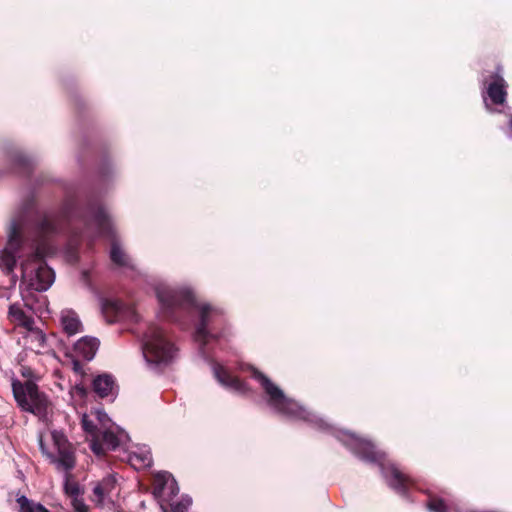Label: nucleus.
Masks as SVG:
<instances>
[{
	"label": "nucleus",
	"mask_w": 512,
	"mask_h": 512,
	"mask_svg": "<svg viewBox=\"0 0 512 512\" xmlns=\"http://www.w3.org/2000/svg\"><path fill=\"white\" fill-rule=\"evenodd\" d=\"M352 453L363 461L381 464L383 454L378 451L375 445L367 440L357 439L350 444Z\"/></svg>",
	"instance_id": "nucleus-11"
},
{
	"label": "nucleus",
	"mask_w": 512,
	"mask_h": 512,
	"mask_svg": "<svg viewBox=\"0 0 512 512\" xmlns=\"http://www.w3.org/2000/svg\"><path fill=\"white\" fill-rule=\"evenodd\" d=\"M175 352V346L164 329L156 325L147 328L143 342V355L147 362L166 364L173 359Z\"/></svg>",
	"instance_id": "nucleus-2"
},
{
	"label": "nucleus",
	"mask_w": 512,
	"mask_h": 512,
	"mask_svg": "<svg viewBox=\"0 0 512 512\" xmlns=\"http://www.w3.org/2000/svg\"><path fill=\"white\" fill-rule=\"evenodd\" d=\"M81 425L83 430L91 436V439H93L94 436L98 435L100 432L97 425L94 424V422L90 420L87 415L82 417Z\"/></svg>",
	"instance_id": "nucleus-27"
},
{
	"label": "nucleus",
	"mask_w": 512,
	"mask_h": 512,
	"mask_svg": "<svg viewBox=\"0 0 512 512\" xmlns=\"http://www.w3.org/2000/svg\"><path fill=\"white\" fill-rule=\"evenodd\" d=\"M8 318L12 323L27 330L33 329L34 319L27 315L19 304H12L9 306Z\"/></svg>",
	"instance_id": "nucleus-18"
},
{
	"label": "nucleus",
	"mask_w": 512,
	"mask_h": 512,
	"mask_svg": "<svg viewBox=\"0 0 512 512\" xmlns=\"http://www.w3.org/2000/svg\"><path fill=\"white\" fill-rule=\"evenodd\" d=\"M93 222L96 225L97 232L100 235H105L110 232V220L105 209L102 206L89 204L86 213L83 217L85 226H89Z\"/></svg>",
	"instance_id": "nucleus-10"
},
{
	"label": "nucleus",
	"mask_w": 512,
	"mask_h": 512,
	"mask_svg": "<svg viewBox=\"0 0 512 512\" xmlns=\"http://www.w3.org/2000/svg\"><path fill=\"white\" fill-rule=\"evenodd\" d=\"M426 507L431 512H449V506L447 503L440 497L430 496Z\"/></svg>",
	"instance_id": "nucleus-25"
},
{
	"label": "nucleus",
	"mask_w": 512,
	"mask_h": 512,
	"mask_svg": "<svg viewBox=\"0 0 512 512\" xmlns=\"http://www.w3.org/2000/svg\"><path fill=\"white\" fill-rule=\"evenodd\" d=\"M65 492L69 496H77L80 492L78 484L77 483H70L69 481H66L65 483Z\"/></svg>",
	"instance_id": "nucleus-28"
},
{
	"label": "nucleus",
	"mask_w": 512,
	"mask_h": 512,
	"mask_svg": "<svg viewBox=\"0 0 512 512\" xmlns=\"http://www.w3.org/2000/svg\"><path fill=\"white\" fill-rule=\"evenodd\" d=\"M77 390L79 391V393L82 395V396H85L87 391H86V388L85 387H77Z\"/></svg>",
	"instance_id": "nucleus-32"
},
{
	"label": "nucleus",
	"mask_w": 512,
	"mask_h": 512,
	"mask_svg": "<svg viewBox=\"0 0 512 512\" xmlns=\"http://www.w3.org/2000/svg\"><path fill=\"white\" fill-rule=\"evenodd\" d=\"M45 246L37 245L36 249L21 264L22 276L29 281L35 291H46L54 282V271L45 263Z\"/></svg>",
	"instance_id": "nucleus-1"
},
{
	"label": "nucleus",
	"mask_w": 512,
	"mask_h": 512,
	"mask_svg": "<svg viewBox=\"0 0 512 512\" xmlns=\"http://www.w3.org/2000/svg\"><path fill=\"white\" fill-rule=\"evenodd\" d=\"M110 259L115 265L119 267L132 268L128 255L117 242H113L111 244Z\"/></svg>",
	"instance_id": "nucleus-21"
},
{
	"label": "nucleus",
	"mask_w": 512,
	"mask_h": 512,
	"mask_svg": "<svg viewBox=\"0 0 512 512\" xmlns=\"http://www.w3.org/2000/svg\"><path fill=\"white\" fill-rule=\"evenodd\" d=\"M93 391L100 398L114 395L116 388L115 379L112 375L101 374L94 378L92 382Z\"/></svg>",
	"instance_id": "nucleus-15"
},
{
	"label": "nucleus",
	"mask_w": 512,
	"mask_h": 512,
	"mask_svg": "<svg viewBox=\"0 0 512 512\" xmlns=\"http://www.w3.org/2000/svg\"><path fill=\"white\" fill-rule=\"evenodd\" d=\"M99 347V341L93 337H83L78 340L74 346L75 352L85 360L90 361L94 358Z\"/></svg>",
	"instance_id": "nucleus-17"
},
{
	"label": "nucleus",
	"mask_w": 512,
	"mask_h": 512,
	"mask_svg": "<svg viewBox=\"0 0 512 512\" xmlns=\"http://www.w3.org/2000/svg\"><path fill=\"white\" fill-rule=\"evenodd\" d=\"M115 483V479L109 476L96 484L93 489V494L98 503H101L105 496H107L114 489Z\"/></svg>",
	"instance_id": "nucleus-22"
},
{
	"label": "nucleus",
	"mask_w": 512,
	"mask_h": 512,
	"mask_svg": "<svg viewBox=\"0 0 512 512\" xmlns=\"http://www.w3.org/2000/svg\"><path fill=\"white\" fill-rule=\"evenodd\" d=\"M251 377L257 380L265 394L268 396V404L278 413L297 417L301 414V408L292 399L285 396L284 392L274 384L265 374L257 368L251 366L249 368Z\"/></svg>",
	"instance_id": "nucleus-3"
},
{
	"label": "nucleus",
	"mask_w": 512,
	"mask_h": 512,
	"mask_svg": "<svg viewBox=\"0 0 512 512\" xmlns=\"http://www.w3.org/2000/svg\"><path fill=\"white\" fill-rule=\"evenodd\" d=\"M157 297L163 317L171 321L177 320L178 312L188 311L195 306L194 294L188 289H158Z\"/></svg>",
	"instance_id": "nucleus-5"
},
{
	"label": "nucleus",
	"mask_w": 512,
	"mask_h": 512,
	"mask_svg": "<svg viewBox=\"0 0 512 512\" xmlns=\"http://www.w3.org/2000/svg\"><path fill=\"white\" fill-rule=\"evenodd\" d=\"M38 231L42 237L51 234L56 231V225L54 221L48 217L44 216L38 223Z\"/></svg>",
	"instance_id": "nucleus-26"
},
{
	"label": "nucleus",
	"mask_w": 512,
	"mask_h": 512,
	"mask_svg": "<svg viewBox=\"0 0 512 512\" xmlns=\"http://www.w3.org/2000/svg\"><path fill=\"white\" fill-rule=\"evenodd\" d=\"M24 244L22 224L19 221H12L8 232L6 247L0 252V267L6 274L14 271L17 263V255Z\"/></svg>",
	"instance_id": "nucleus-6"
},
{
	"label": "nucleus",
	"mask_w": 512,
	"mask_h": 512,
	"mask_svg": "<svg viewBox=\"0 0 512 512\" xmlns=\"http://www.w3.org/2000/svg\"><path fill=\"white\" fill-rule=\"evenodd\" d=\"M213 372L217 381L230 389L245 394L249 391L247 384L240 378L233 376L225 367L219 363L213 364Z\"/></svg>",
	"instance_id": "nucleus-14"
},
{
	"label": "nucleus",
	"mask_w": 512,
	"mask_h": 512,
	"mask_svg": "<svg viewBox=\"0 0 512 512\" xmlns=\"http://www.w3.org/2000/svg\"><path fill=\"white\" fill-rule=\"evenodd\" d=\"M72 369L77 374H81V375L84 374L83 364L79 360H73Z\"/></svg>",
	"instance_id": "nucleus-31"
},
{
	"label": "nucleus",
	"mask_w": 512,
	"mask_h": 512,
	"mask_svg": "<svg viewBox=\"0 0 512 512\" xmlns=\"http://www.w3.org/2000/svg\"><path fill=\"white\" fill-rule=\"evenodd\" d=\"M9 161L13 171L18 174L29 176L34 170L33 161L20 151L11 152Z\"/></svg>",
	"instance_id": "nucleus-16"
},
{
	"label": "nucleus",
	"mask_w": 512,
	"mask_h": 512,
	"mask_svg": "<svg viewBox=\"0 0 512 512\" xmlns=\"http://www.w3.org/2000/svg\"><path fill=\"white\" fill-rule=\"evenodd\" d=\"M221 315L222 311L218 308H215L209 304L201 306L200 320L195 333L197 341L202 342L203 345L206 344L208 338L212 337V335L208 331V326L212 322V317Z\"/></svg>",
	"instance_id": "nucleus-13"
},
{
	"label": "nucleus",
	"mask_w": 512,
	"mask_h": 512,
	"mask_svg": "<svg viewBox=\"0 0 512 512\" xmlns=\"http://www.w3.org/2000/svg\"><path fill=\"white\" fill-rule=\"evenodd\" d=\"M61 323L63 326V330L68 335H74L78 332H80L81 329V322L76 314L74 313H68L66 315H63L61 318Z\"/></svg>",
	"instance_id": "nucleus-23"
},
{
	"label": "nucleus",
	"mask_w": 512,
	"mask_h": 512,
	"mask_svg": "<svg viewBox=\"0 0 512 512\" xmlns=\"http://www.w3.org/2000/svg\"><path fill=\"white\" fill-rule=\"evenodd\" d=\"M20 374L27 380H31L34 377V371L29 366L22 365L20 368Z\"/></svg>",
	"instance_id": "nucleus-30"
},
{
	"label": "nucleus",
	"mask_w": 512,
	"mask_h": 512,
	"mask_svg": "<svg viewBox=\"0 0 512 512\" xmlns=\"http://www.w3.org/2000/svg\"><path fill=\"white\" fill-rule=\"evenodd\" d=\"M381 467L388 485L397 493L406 495L409 489L414 486V480L395 465L387 467L381 465Z\"/></svg>",
	"instance_id": "nucleus-8"
},
{
	"label": "nucleus",
	"mask_w": 512,
	"mask_h": 512,
	"mask_svg": "<svg viewBox=\"0 0 512 512\" xmlns=\"http://www.w3.org/2000/svg\"><path fill=\"white\" fill-rule=\"evenodd\" d=\"M38 340H39V342L44 343L45 342V335L42 334V333H38Z\"/></svg>",
	"instance_id": "nucleus-33"
},
{
	"label": "nucleus",
	"mask_w": 512,
	"mask_h": 512,
	"mask_svg": "<svg viewBox=\"0 0 512 512\" xmlns=\"http://www.w3.org/2000/svg\"><path fill=\"white\" fill-rule=\"evenodd\" d=\"M120 445V439L111 430L100 431L91 439L90 448L98 456L105 455L107 451L116 450Z\"/></svg>",
	"instance_id": "nucleus-12"
},
{
	"label": "nucleus",
	"mask_w": 512,
	"mask_h": 512,
	"mask_svg": "<svg viewBox=\"0 0 512 512\" xmlns=\"http://www.w3.org/2000/svg\"><path fill=\"white\" fill-rule=\"evenodd\" d=\"M72 505L75 512H88V506L83 502V500L74 498Z\"/></svg>",
	"instance_id": "nucleus-29"
},
{
	"label": "nucleus",
	"mask_w": 512,
	"mask_h": 512,
	"mask_svg": "<svg viewBox=\"0 0 512 512\" xmlns=\"http://www.w3.org/2000/svg\"><path fill=\"white\" fill-rule=\"evenodd\" d=\"M130 462L132 465L138 467V468H146L150 467L153 463L152 456L150 452H143V453H133L130 456Z\"/></svg>",
	"instance_id": "nucleus-24"
},
{
	"label": "nucleus",
	"mask_w": 512,
	"mask_h": 512,
	"mask_svg": "<svg viewBox=\"0 0 512 512\" xmlns=\"http://www.w3.org/2000/svg\"><path fill=\"white\" fill-rule=\"evenodd\" d=\"M18 504V512H50L41 503L29 499L25 495L16 498Z\"/></svg>",
	"instance_id": "nucleus-20"
},
{
	"label": "nucleus",
	"mask_w": 512,
	"mask_h": 512,
	"mask_svg": "<svg viewBox=\"0 0 512 512\" xmlns=\"http://www.w3.org/2000/svg\"><path fill=\"white\" fill-rule=\"evenodd\" d=\"M12 391L17 404L22 410L35 415L45 414L49 404L47 396L39 391L38 386L32 380L25 383L19 380L12 381Z\"/></svg>",
	"instance_id": "nucleus-4"
},
{
	"label": "nucleus",
	"mask_w": 512,
	"mask_h": 512,
	"mask_svg": "<svg viewBox=\"0 0 512 512\" xmlns=\"http://www.w3.org/2000/svg\"><path fill=\"white\" fill-rule=\"evenodd\" d=\"M175 512H182V511L178 507H176Z\"/></svg>",
	"instance_id": "nucleus-34"
},
{
	"label": "nucleus",
	"mask_w": 512,
	"mask_h": 512,
	"mask_svg": "<svg viewBox=\"0 0 512 512\" xmlns=\"http://www.w3.org/2000/svg\"><path fill=\"white\" fill-rule=\"evenodd\" d=\"M52 439L54 445L57 448L58 457H55L52 453L46 450L42 437H40L39 446L42 453L45 454L51 460V462L55 463L58 469L65 471L72 470L75 467L76 460L71 444L62 433L55 431L52 432Z\"/></svg>",
	"instance_id": "nucleus-7"
},
{
	"label": "nucleus",
	"mask_w": 512,
	"mask_h": 512,
	"mask_svg": "<svg viewBox=\"0 0 512 512\" xmlns=\"http://www.w3.org/2000/svg\"><path fill=\"white\" fill-rule=\"evenodd\" d=\"M123 304L118 300L104 299L102 301V313L108 323H114L119 320L122 313Z\"/></svg>",
	"instance_id": "nucleus-19"
},
{
	"label": "nucleus",
	"mask_w": 512,
	"mask_h": 512,
	"mask_svg": "<svg viewBox=\"0 0 512 512\" xmlns=\"http://www.w3.org/2000/svg\"><path fill=\"white\" fill-rule=\"evenodd\" d=\"M500 71V67H497V70L484 82L486 84L487 96L494 105H503L508 95V84L500 74Z\"/></svg>",
	"instance_id": "nucleus-9"
}]
</instances>
